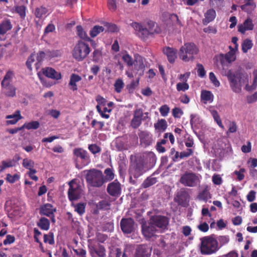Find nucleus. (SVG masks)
I'll return each mask as SVG.
<instances>
[{
    "label": "nucleus",
    "instance_id": "obj_1",
    "mask_svg": "<svg viewBox=\"0 0 257 257\" xmlns=\"http://www.w3.org/2000/svg\"><path fill=\"white\" fill-rule=\"evenodd\" d=\"M156 160L155 156L152 153L137 157L134 161L132 162L130 166V179H132V176L134 178H139L152 168Z\"/></svg>",
    "mask_w": 257,
    "mask_h": 257
},
{
    "label": "nucleus",
    "instance_id": "obj_2",
    "mask_svg": "<svg viewBox=\"0 0 257 257\" xmlns=\"http://www.w3.org/2000/svg\"><path fill=\"white\" fill-rule=\"evenodd\" d=\"M223 75L227 77L231 89L235 93L241 92L242 86L248 82V75L241 68L235 72L230 70L225 71Z\"/></svg>",
    "mask_w": 257,
    "mask_h": 257
},
{
    "label": "nucleus",
    "instance_id": "obj_3",
    "mask_svg": "<svg viewBox=\"0 0 257 257\" xmlns=\"http://www.w3.org/2000/svg\"><path fill=\"white\" fill-rule=\"evenodd\" d=\"M86 172L85 179L88 186L99 188L105 183L104 176L100 170L92 169Z\"/></svg>",
    "mask_w": 257,
    "mask_h": 257
},
{
    "label": "nucleus",
    "instance_id": "obj_4",
    "mask_svg": "<svg viewBox=\"0 0 257 257\" xmlns=\"http://www.w3.org/2000/svg\"><path fill=\"white\" fill-rule=\"evenodd\" d=\"M200 240V251L202 254H211L219 248L217 241L211 236H205L201 238Z\"/></svg>",
    "mask_w": 257,
    "mask_h": 257
},
{
    "label": "nucleus",
    "instance_id": "obj_5",
    "mask_svg": "<svg viewBox=\"0 0 257 257\" xmlns=\"http://www.w3.org/2000/svg\"><path fill=\"white\" fill-rule=\"evenodd\" d=\"M198 50L196 45L191 43L185 44L181 47L179 55L180 59L185 62L194 59V56L198 53Z\"/></svg>",
    "mask_w": 257,
    "mask_h": 257
},
{
    "label": "nucleus",
    "instance_id": "obj_6",
    "mask_svg": "<svg viewBox=\"0 0 257 257\" xmlns=\"http://www.w3.org/2000/svg\"><path fill=\"white\" fill-rule=\"evenodd\" d=\"M90 52L88 44L82 41H79L72 51L73 58L78 61L83 60Z\"/></svg>",
    "mask_w": 257,
    "mask_h": 257
},
{
    "label": "nucleus",
    "instance_id": "obj_7",
    "mask_svg": "<svg viewBox=\"0 0 257 257\" xmlns=\"http://www.w3.org/2000/svg\"><path fill=\"white\" fill-rule=\"evenodd\" d=\"M179 182L185 186L194 187L200 182L199 176L194 173L186 172L181 175Z\"/></svg>",
    "mask_w": 257,
    "mask_h": 257
},
{
    "label": "nucleus",
    "instance_id": "obj_8",
    "mask_svg": "<svg viewBox=\"0 0 257 257\" xmlns=\"http://www.w3.org/2000/svg\"><path fill=\"white\" fill-rule=\"evenodd\" d=\"M174 200L178 205L186 207L188 205L190 195L187 189L185 188L180 189L176 193Z\"/></svg>",
    "mask_w": 257,
    "mask_h": 257
},
{
    "label": "nucleus",
    "instance_id": "obj_9",
    "mask_svg": "<svg viewBox=\"0 0 257 257\" xmlns=\"http://www.w3.org/2000/svg\"><path fill=\"white\" fill-rule=\"evenodd\" d=\"M149 220L151 221V223L156 226L159 230L166 229L169 222V218L162 215L152 216Z\"/></svg>",
    "mask_w": 257,
    "mask_h": 257
},
{
    "label": "nucleus",
    "instance_id": "obj_10",
    "mask_svg": "<svg viewBox=\"0 0 257 257\" xmlns=\"http://www.w3.org/2000/svg\"><path fill=\"white\" fill-rule=\"evenodd\" d=\"M69 189L68 192L69 199L73 201L79 198L82 191L80 185L76 183L74 180L69 182Z\"/></svg>",
    "mask_w": 257,
    "mask_h": 257
},
{
    "label": "nucleus",
    "instance_id": "obj_11",
    "mask_svg": "<svg viewBox=\"0 0 257 257\" xmlns=\"http://www.w3.org/2000/svg\"><path fill=\"white\" fill-rule=\"evenodd\" d=\"M142 231L144 237L149 239L155 236L156 233L159 232V229L153 224H152L151 221L149 220L148 222L142 225Z\"/></svg>",
    "mask_w": 257,
    "mask_h": 257
},
{
    "label": "nucleus",
    "instance_id": "obj_12",
    "mask_svg": "<svg viewBox=\"0 0 257 257\" xmlns=\"http://www.w3.org/2000/svg\"><path fill=\"white\" fill-rule=\"evenodd\" d=\"M135 225V222L132 218H122L120 222V228L125 234H130L134 231Z\"/></svg>",
    "mask_w": 257,
    "mask_h": 257
},
{
    "label": "nucleus",
    "instance_id": "obj_13",
    "mask_svg": "<svg viewBox=\"0 0 257 257\" xmlns=\"http://www.w3.org/2000/svg\"><path fill=\"white\" fill-rule=\"evenodd\" d=\"M106 190L111 196L117 198L121 194V184L115 180L108 184Z\"/></svg>",
    "mask_w": 257,
    "mask_h": 257
},
{
    "label": "nucleus",
    "instance_id": "obj_14",
    "mask_svg": "<svg viewBox=\"0 0 257 257\" xmlns=\"http://www.w3.org/2000/svg\"><path fill=\"white\" fill-rule=\"evenodd\" d=\"M144 115L143 110L142 108H138L134 110L133 118L131 120V125L133 128H137L143 120V116Z\"/></svg>",
    "mask_w": 257,
    "mask_h": 257
},
{
    "label": "nucleus",
    "instance_id": "obj_15",
    "mask_svg": "<svg viewBox=\"0 0 257 257\" xmlns=\"http://www.w3.org/2000/svg\"><path fill=\"white\" fill-rule=\"evenodd\" d=\"M131 26L137 32V35L142 39H146L151 35L148 31V28H144L142 25L137 22H133Z\"/></svg>",
    "mask_w": 257,
    "mask_h": 257
},
{
    "label": "nucleus",
    "instance_id": "obj_16",
    "mask_svg": "<svg viewBox=\"0 0 257 257\" xmlns=\"http://www.w3.org/2000/svg\"><path fill=\"white\" fill-rule=\"evenodd\" d=\"M151 251V248L147 245H140L136 249L135 257H149Z\"/></svg>",
    "mask_w": 257,
    "mask_h": 257
},
{
    "label": "nucleus",
    "instance_id": "obj_17",
    "mask_svg": "<svg viewBox=\"0 0 257 257\" xmlns=\"http://www.w3.org/2000/svg\"><path fill=\"white\" fill-rule=\"evenodd\" d=\"M134 66L135 69L138 71H141L140 75H143L144 69L145 68V65L144 63L143 58L139 54H136L134 56Z\"/></svg>",
    "mask_w": 257,
    "mask_h": 257
},
{
    "label": "nucleus",
    "instance_id": "obj_18",
    "mask_svg": "<svg viewBox=\"0 0 257 257\" xmlns=\"http://www.w3.org/2000/svg\"><path fill=\"white\" fill-rule=\"evenodd\" d=\"M43 73L47 77L55 80H59L61 78V73L56 71L52 68H45L43 69Z\"/></svg>",
    "mask_w": 257,
    "mask_h": 257
},
{
    "label": "nucleus",
    "instance_id": "obj_19",
    "mask_svg": "<svg viewBox=\"0 0 257 257\" xmlns=\"http://www.w3.org/2000/svg\"><path fill=\"white\" fill-rule=\"evenodd\" d=\"M177 50L170 47H166L163 49L164 53L167 56L169 62H174L177 58Z\"/></svg>",
    "mask_w": 257,
    "mask_h": 257
},
{
    "label": "nucleus",
    "instance_id": "obj_20",
    "mask_svg": "<svg viewBox=\"0 0 257 257\" xmlns=\"http://www.w3.org/2000/svg\"><path fill=\"white\" fill-rule=\"evenodd\" d=\"M235 55L233 52H229L224 56L221 55L220 57V63L222 66L226 65V63H230L235 60Z\"/></svg>",
    "mask_w": 257,
    "mask_h": 257
},
{
    "label": "nucleus",
    "instance_id": "obj_21",
    "mask_svg": "<svg viewBox=\"0 0 257 257\" xmlns=\"http://www.w3.org/2000/svg\"><path fill=\"white\" fill-rule=\"evenodd\" d=\"M13 25L9 20H5L0 24V35L5 34L8 31L11 30Z\"/></svg>",
    "mask_w": 257,
    "mask_h": 257
},
{
    "label": "nucleus",
    "instance_id": "obj_22",
    "mask_svg": "<svg viewBox=\"0 0 257 257\" xmlns=\"http://www.w3.org/2000/svg\"><path fill=\"white\" fill-rule=\"evenodd\" d=\"M52 207V205L49 203L41 206L40 208V214L42 215L50 216L53 214Z\"/></svg>",
    "mask_w": 257,
    "mask_h": 257
},
{
    "label": "nucleus",
    "instance_id": "obj_23",
    "mask_svg": "<svg viewBox=\"0 0 257 257\" xmlns=\"http://www.w3.org/2000/svg\"><path fill=\"white\" fill-rule=\"evenodd\" d=\"M205 18L203 20L204 24H207L214 20L216 17V12L213 9H209L205 13Z\"/></svg>",
    "mask_w": 257,
    "mask_h": 257
},
{
    "label": "nucleus",
    "instance_id": "obj_24",
    "mask_svg": "<svg viewBox=\"0 0 257 257\" xmlns=\"http://www.w3.org/2000/svg\"><path fill=\"white\" fill-rule=\"evenodd\" d=\"M168 126L167 122L165 119H159L158 121L154 124V127L156 130L158 132H164L167 129Z\"/></svg>",
    "mask_w": 257,
    "mask_h": 257
},
{
    "label": "nucleus",
    "instance_id": "obj_25",
    "mask_svg": "<svg viewBox=\"0 0 257 257\" xmlns=\"http://www.w3.org/2000/svg\"><path fill=\"white\" fill-rule=\"evenodd\" d=\"M157 182V178L154 177V174L147 177L141 185V187L143 188H147L154 184H156Z\"/></svg>",
    "mask_w": 257,
    "mask_h": 257
},
{
    "label": "nucleus",
    "instance_id": "obj_26",
    "mask_svg": "<svg viewBox=\"0 0 257 257\" xmlns=\"http://www.w3.org/2000/svg\"><path fill=\"white\" fill-rule=\"evenodd\" d=\"M81 80V77L78 75L72 74L70 77V82L69 85L71 86V89L73 91L77 90V87L76 84V82L80 81Z\"/></svg>",
    "mask_w": 257,
    "mask_h": 257
},
{
    "label": "nucleus",
    "instance_id": "obj_27",
    "mask_svg": "<svg viewBox=\"0 0 257 257\" xmlns=\"http://www.w3.org/2000/svg\"><path fill=\"white\" fill-rule=\"evenodd\" d=\"M5 94L10 97H14L16 95V88L12 85L9 84L2 85Z\"/></svg>",
    "mask_w": 257,
    "mask_h": 257
},
{
    "label": "nucleus",
    "instance_id": "obj_28",
    "mask_svg": "<svg viewBox=\"0 0 257 257\" xmlns=\"http://www.w3.org/2000/svg\"><path fill=\"white\" fill-rule=\"evenodd\" d=\"M37 225L41 229L48 230L50 227V221L45 217H41L37 222Z\"/></svg>",
    "mask_w": 257,
    "mask_h": 257
},
{
    "label": "nucleus",
    "instance_id": "obj_29",
    "mask_svg": "<svg viewBox=\"0 0 257 257\" xmlns=\"http://www.w3.org/2000/svg\"><path fill=\"white\" fill-rule=\"evenodd\" d=\"M111 201L108 200H103L99 201L96 205L97 209L100 210H107L110 209Z\"/></svg>",
    "mask_w": 257,
    "mask_h": 257
},
{
    "label": "nucleus",
    "instance_id": "obj_30",
    "mask_svg": "<svg viewBox=\"0 0 257 257\" xmlns=\"http://www.w3.org/2000/svg\"><path fill=\"white\" fill-rule=\"evenodd\" d=\"M73 153L76 157H79L82 160H87L88 159L87 152L82 149H75L74 150Z\"/></svg>",
    "mask_w": 257,
    "mask_h": 257
},
{
    "label": "nucleus",
    "instance_id": "obj_31",
    "mask_svg": "<svg viewBox=\"0 0 257 257\" xmlns=\"http://www.w3.org/2000/svg\"><path fill=\"white\" fill-rule=\"evenodd\" d=\"M15 163L16 162L14 159L3 161L2 162V165L0 166V172H3L4 170L7 168L15 166Z\"/></svg>",
    "mask_w": 257,
    "mask_h": 257
},
{
    "label": "nucleus",
    "instance_id": "obj_32",
    "mask_svg": "<svg viewBox=\"0 0 257 257\" xmlns=\"http://www.w3.org/2000/svg\"><path fill=\"white\" fill-rule=\"evenodd\" d=\"M104 30L105 28L104 27L98 25L94 26L90 31V35L91 37L94 38Z\"/></svg>",
    "mask_w": 257,
    "mask_h": 257
},
{
    "label": "nucleus",
    "instance_id": "obj_33",
    "mask_svg": "<svg viewBox=\"0 0 257 257\" xmlns=\"http://www.w3.org/2000/svg\"><path fill=\"white\" fill-rule=\"evenodd\" d=\"M201 97L206 102H211L213 100V95L209 91L204 90L201 92Z\"/></svg>",
    "mask_w": 257,
    "mask_h": 257
},
{
    "label": "nucleus",
    "instance_id": "obj_34",
    "mask_svg": "<svg viewBox=\"0 0 257 257\" xmlns=\"http://www.w3.org/2000/svg\"><path fill=\"white\" fill-rule=\"evenodd\" d=\"M148 31L150 35H153L155 33H159L160 31L157 28V25L154 22L150 21L148 23Z\"/></svg>",
    "mask_w": 257,
    "mask_h": 257
},
{
    "label": "nucleus",
    "instance_id": "obj_35",
    "mask_svg": "<svg viewBox=\"0 0 257 257\" xmlns=\"http://www.w3.org/2000/svg\"><path fill=\"white\" fill-rule=\"evenodd\" d=\"M17 114L14 115H10L7 116V118H13L12 120H8L7 124H15L21 118V114L19 111H16Z\"/></svg>",
    "mask_w": 257,
    "mask_h": 257
},
{
    "label": "nucleus",
    "instance_id": "obj_36",
    "mask_svg": "<svg viewBox=\"0 0 257 257\" xmlns=\"http://www.w3.org/2000/svg\"><path fill=\"white\" fill-rule=\"evenodd\" d=\"M252 41L250 40L246 39L243 41L242 44V50L244 53H246L248 50L252 48Z\"/></svg>",
    "mask_w": 257,
    "mask_h": 257
},
{
    "label": "nucleus",
    "instance_id": "obj_37",
    "mask_svg": "<svg viewBox=\"0 0 257 257\" xmlns=\"http://www.w3.org/2000/svg\"><path fill=\"white\" fill-rule=\"evenodd\" d=\"M40 126V123L38 121H32L31 122L28 123H25L23 126L22 127L26 128L28 130L31 129H37Z\"/></svg>",
    "mask_w": 257,
    "mask_h": 257
},
{
    "label": "nucleus",
    "instance_id": "obj_38",
    "mask_svg": "<svg viewBox=\"0 0 257 257\" xmlns=\"http://www.w3.org/2000/svg\"><path fill=\"white\" fill-rule=\"evenodd\" d=\"M211 196L209 191L206 189H204L201 191L198 196V198L200 200H203L206 202L209 198H210Z\"/></svg>",
    "mask_w": 257,
    "mask_h": 257
},
{
    "label": "nucleus",
    "instance_id": "obj_39",
    "mask_svg": "<svg viewBox=\"0 0 257 257\" xmlns=\"http://www.w3.org/2000/svg\"><path fill=\"white\" fill-rule=\"evenodd\" d=\"M104 173L105 175V176L104 177L105 182L106 181H110L114 179V174L111 169L109 168H106L104 170Z\"/></svg>",
    "mask_w": 257,
    "mask_h": 257
},
{
    "label": "nucleus",
    "instance_id": "obj_40",
    "mask_svg": "<svg viewBox=\"0 0 257 257\" xmlns=\"http://www.w3.org/2000/svg\"><path fill=\"white\" fill-rule=\"evenodd\" d=\"M76 28L77 34L81 39L87 41L90 40V38L88 37L86 33L83 31V29L81 26H77Z\"/></svg>",
    "mask_w": 257,
    "mask_h": 257
},
{
    "label": "nucleus",
    "instance_id": "obj_41",
    "mask_svg": "<svg viewBox=\"0 0 257 257\" xmlns=\"http://www.w3.org/2000/svg\"><path fill=\"white\" fill-rule=\"evenodd\" d=\"M47 12V9L45 7L41 6L36 9L35 15L37 18H41L44 15L46 14Z\"/></svg>",
    "mask_w": 257,
    "mask_h": 257
},
{
    "label": "nucleus",
    "instance_id": "obj_42",
    "mask_svg": "<svg viewBox=\"0 0 257 257\" xmlns=\"http://www.w3.org/2000/svg\"><path fill=\"white\" fill-rule=\"evenodd\" d=\"M13 76V72L12 71H9L5 76L4 79L2 82V85L10 84Z\"/></svg>",
    "mask_w": 257,
    "mask_h": 257
},
{
    "label": "nucleus",
    "instance_id": "obj_43",
    "mask_svg": "<svg viewBox=\"0 0 257 257\" xmlns=\"http://www.w3.org/2000/svg\"><path fill=\"white\" fill-rule=\"evenodd\" d=\"M44 241L48 242L49 244L52 245L54 243V234L52 232H49L48 234L44 235Z\"/></svg>",
    "mask_w": 257,
    "mask_h": 257
},
{
    "label": "nucleus",
    "instance_id": "obj_44",
    "mask_svg": "<svg viewBox=\"0 0 257 257\" xmlns=\"http://www.w3.org/2000/svg\"><path fill=\"white\" fill-rule=\"evenodd\" d=\"M122 59L126 65L130 67L134 65V61L133 58L128 54H125L123 55Z\"/></svg>",
    "mask_w": 257,
    "mask_h": 257
},
{
    "label": "nucleus",
    "instance_id": "obj_45",
    "mask_svg": "<svg viewBox=\"0 0 257 257\" xmlns=\"http://www.w3.org/2000/svg\"><path fill=\"white\" fill-rule=\"evenodd\" d=\"M93 61L98 62L102 58V52L100 49H95L93 53Z\"/></svg>",
    "mask_w": 257,
    "mask_h": 257
},
{
    "label": "nucleus",
    "instance_id": "obj_46",
    "mask_svg": "<svg viewBox=\"0 0 257 257\" xmlns=\"http://www.w3.org/2000/svg\"><path fill=\"white\" fill-rule=\"evenodd\" d=\"M210 111H211V113L214 120L216 122L217 124L219 126L223 127V125L222 123L221 120L220 118V116H219L217 111L215 110H211Z\"/></svg>",
    "mask_w": 257,
    "mask_h": 257
},
{
    "label": "nucleus",
    "instance_id": "obj_47",
    "mask_svg": "<svg viewBox=\"0 0 257 257\" xmlns=\"http://www.w3.org/2000/svg\"><path fill=\"white\" fill-rule=\"evenodd\" d=\"M85 204L79 203L75 206V211L79 215H82L85 212Z\"/></svg>",
    "mask_w": 257,
    "mask_h": 257
},
{
    "label": "nucleus",
    "instance_id": "obj_48",
    "mask_svg": "<svg viewBox=\"0 0 257 257\" xmlns=\"http://www.w3.org/2000/svg\"><path fill=\"white\" fill-rule=\"evenodd\" d=\"M104 27L106 31L110 32H115L117 31V27L115 24H112L108 23H105Z\"/></svg>",
    "mask_w": 257,
    "mask_h": 257
},
{
    "label": "nucleus",
    "instance_id": "obj_49",
    "mask_svg": "<svg viewBox=\"0 0 257 257\" xmlns=\"http://www.w3.org/2000/svg\"><path fill=\"white\" fill-rule=\"evenodd\" d=\"M16 12L19 14L22 18H24L26 16V7L24 6H20L15 7Z\"/></svg>",
    "mask_w": 257,
    "mask_h": 257
},
{
    "label": "nucleus",
    "instance_id": "obj_50",
    "mask_svg": "<svg viewBox=\"0 0 257 257\" xmlns=\"http://www.w3.org/2000/svg\"><path fill=\"white\" fill-rule=\"evenodd\" d=\"M34 162L31 160L28 159H24L23 162V166L26 169L29 170L32 169V168L34 166Z\"/></svg>",
    "mask_w": 257,
    "mask_h": 257
},
{
    "label": "nucleus",
    "instance_id": "obj_51",
    "mask_svg": "<svg viewBox=\"0 0 257 257\" xmlns=\"http://www.w3.org/2000/svg\"><path fill=\"white\" fill-rule=\"evenodd\" d=\"M95 252L99 257H105V249L104 247L101 245H99L97 248L94 250Z\"/></svg>",
    "mask_w": 257,
    "mask_h": 257
},
{
    "label": "nucleus",
    "instance_id": "obj_52",
    "mask_svg": "<svg viewBox=\"0 0 257 257\" xmlns=\"http://www.w3.org/2000/svg\"><path fill=\"white\" fill-rule=\"evenodd\" d=\"M114 86L115 87V90L119 93L121 91V89L124 86V83L122 80L120 79H117L114 84Z\"/></svg>",
    "mask_w": 257,
    "mask_h": 257
},
{
    "label": "nucleus",
    "instance_id": "obj_53",
    "mask_svg": "<svg viewBox=\"0 0 257 257\" xmlns=\"http://www.w3.org/2000/svg\"><path fill=\"white\" fill-rule=\"evenodd\" d=\"M46 55H48L49 56H52L51 54V52L49 51H46V52H44L43 51H40L37 54V60L39 62L42 61L43 59L45 57Z\"/></svg>",
    "mask_w": 257,
    "mask_h": 257
},
{
    "label": "nucleus",
    "instance_id": "obj_54",
    "mask_svg": "<svg viewBox=\"0 0 257 257\" xmlns=\"http://www.w3.org/2000/svg\"><path fill=\"white\" fill-rule=\"evenodd\" d=\"M189 85L186 82H179L177 83L176 85L177 90L178 91H185V90H188L189 89Z\"/></svg>",
    "mask_w": 257,
    "mask_h": 257
},
{
    "label": "nucleus",
    "instance_id": "obj_55",
    "mask_svg": "<svg viewBox=\"0 0 257 257\" xmlns=\"http://www.w3.org/2000/svg\"><path fill=\"white\" fill-rule=\"evenodd\" d=\"M209 79L215 86H219L220 83L219 81L216 78L215 74L212 72L209 73Z\"/></svg>",
    "mask_w": 257,
    "mask_h": 257
},
{
    "label": "nucleus",
    "instance_id": "obj_56",
    "mask_svg": "<svg viewBox=\"0 0 257 257\" xmlns=\"http://www.w3.org/2000/svg\"><path fill=\"white\" fill-rule=\"evenodd\" d=\"M197 67L198 76L202 78L205 76L206 72L203 66L201 64H197Z\"/></svg>",
    "mask_w": 257,
    "mask_h": 257
},
{
    "label": "nucleus",
    "instance_id": "obj_57",
    "mask_svg": "<svg viewBox=\"0 0 257 257\" xmlns=\"http://www.w3.org/2000/svg\"><path fill=\"white\" fill-rule=\"evenodd\" d=\"M245 171L244 168H241L239 171H235L234 173L237 176L239 181L243 180L244 178L243 173Z\"/></svg>",
    "mask_w": 257,
    "mask_h": 257
},
{
    "label": "nucleus",
    "instance_id": "obj_58",
    "mask_svg": "<svg viewBox=\"0 0 257 257\" xmlns=\"http://www.w3.org/2000/svg\"><path fill=\"white\" fill-rule=\"evenodd\" d=\"M193 150L191 149H188L186 151H183L180 153L179 158L182 159L187 158L191 156L193 154Z\"/></svg>",
    "mask_w": 257,
    "mask_h": 257
},
{
    "label": "nucleus",
    "instance_id": "obj_59",
    "mask_svg": "<svg viewBox=\"0 0 257 257\" xmlns=\"http://www.w3.org/2000/svg\"><path fill=\"white\" fill-rule=\"evenodd\" d=\"M160 112L163 116L167 115L169 112V107L167 105H164L160 108Z\"/></svg>",
    "mask_w": 257,
    "mask_h": 257
},
{
    "label": "nucleus",
    "instance_id": "obj_60",
    "mask_svg": "<svg viewBox=\"0 0 257 257\" xmlns=\"http://www.w3.org/2000/svg\"><path fill=\"white\" fill-rule=\"evenodd\" d=\"M74 252L79 257H86V251L83 248L74 249Z\"/></svg>",
    "mask_w": 257,
    "mask_h": 257
},
{
    "label": "nucleus",
    "instance_id": "obj_61",
    "mask_svg": "<svg viewBox=\"0 0 257 257\" xmlns=\"http://www.w3.org/2000/svg\"><path fill=\"white\" fill-rule=\"evenodd\" d=\"M243 26L248 30H252L253 28V25L250 19L246 20L243 23Z\"/></svg>",
    "mask_w": 257,
    "mask_h": 257
},
{
    "label": "nucleus",
    "instance_id": "obj_62",
    "mask_svg": "<svg viewBox=\"0 0 257 257\" xmlns=\"http://www.w3.org/2000/svg\"><path fill=\"white\" fill-rule=\"evenodd\" d=\"M88 149L93 154L98 153L100 151V148L95 144L89 145Z\"/></svg>",
    "mask_w": 257,
    "mask_h": 257
},
{
    "label": "nucleus",
    "instance_id": "obj_63",
    "mask_svg": "<svg viewBox=\"0 0 257 257\" xmlns=\"http://www.w3.org/2000/svg\"><path fill=\"white\" fill-rule=\"evenodd\" d=\"M256 192L251 190L247 195V199L249 202H252L255 200Z\"/></svg>",
    "mask_w": 257,
    "mask_h": 257
},
{
    "label": "nucleus",
    "instance_id": "obj_64",
    "mask_svg": "<svg viewBox=\"0 0 257 257\" xmlns=\"http://www.w3.org/2000/svg\"><path fill=\"white\" fill-rule=\"evenodd\" d=\"M212 181L215 184L220 185L222 183V179L219 175H214L212 177Z\"/></svg>",
    "mask_w": 257,
    "mask_h": 257
}]
</instances>
